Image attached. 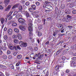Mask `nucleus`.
I'll return each instance as SVG.
<instances>
[{"label": "nucleus", "instance_id": "obj_5", "mask_svg": "<svg viewBox=\"0 0 76 76\" xmlns=\"http://www.w3.org/2000/svg\"><path fill=\"white\" fill-rule=\"evenodd\" d=\"M9 47L10 49L11 50H13L15 49V50H18V47H17V46L16 47L15 46H12V45H9Z\"/></svg>", "mask_w": 76, "mask_h": 76}, {"label": "nucleus", "instance_id": "obj_15", "mask_svg": "<svg viewBox=\"0 0 76 76\" xmlns=\"http://www.w3.org/2000/svg\"><path fill=\"white\" fill-rule=\"evenodd\" d=\"M22 17V15H20V13H18V14L16 16V18L17 19H18L20 18H21Z\"/></svg>", "mask_w": 76, "mask_h": 76}, {"label": "nucleus", "instance_id": "obj_9", "mask_svg": "<svg viewBox=\"0 0 76 76\" xmlns=\"http://www.w3.org/2000/svg\"><path fill=\"white\" fill-rule=\"evenodd\" d=\"M7 32L8 34L10 35L12 34V29L11 28L9 29L8 30Z\"/></svg>", "mask_w": 76, "mask_h": 76}, {"label": "nucleus", "instance_id": "obj_16", "mask_svg": "<svg viewBox=\"0 0 76 76\" xmlns=\"http://www.w3.org/2000/svg\"><path fill=\"white\" fill-rule=\"evenodd\" d=\"M10 7H11V6L10 5H9L5 9V11H8V10H9V9H10Z\"/></svg>", "mask_w": 76, "mask_h": 76}, {"label": "nucleus", "instance_id": "obj_51", "mask_svg": "<svg viewBox=\"0 0 76 76\" xmlns=\"http://www.w3.org/2000/svg\"><path fill=\"white\" fill-rule=\"evenodd\" d=\"M73 19L74 20H75V21H76V16H74L73 18Z\"/></svg>", "mask_w": 76, "mask_h": 76}, {"label": "nucleus", "instance_id": "obj_33", "mask_svg": "<svg viewBox=\"0 0 76 76\" xmlns=\"http://www.w3.org/2000/svg\"><path fill=\"white\" fill-rule=\"evenodd\" d=\"M18 12H19V11H16L13 14V16H16V15L18 14Z\"/></svg>", "mask_w": 76, "mask_h": 76}, {"label": "nucleus", "instance_id": "obj_38", "mask_svg": "<svg viewBox=\"0 0 76 76\" xmlns=\"http://www.w3.org/2000/svg\"><path fill=\"white\" fill-rule=\"evenodd\" d=\"M66 58V57H65L64 56H63L61 57V59L62 60H65Z\"/></svg>", "mask_w": 76, "mask_h": 76}, {"label": "nucleus", "instance_id": "obj_60", "mask_svg": "<svg viewBox=\"0 0 76 76\" xmlns=\"http://www.w3.org/2000/svg\"><path fill=\"white\" fill-rule=\"evenodd\" d=\"M4 8L3 7L1 6V5H0V9L2 10V9H3Z\"/></svg>", "mask_w": 76, "mask_h": 76}, {"label": "nucleus", "instance_id": "obj_19", "mask_svg": "<svg viewBox=\"0 0 76 76\" xmlns=\"http://www.w3.org/2000/svg\"><path fill=\"white\" fill-rule=\"evenodd\" d=\"M58 28H63V25L61 24H59L58 25Z\"/></svg>", "mask_w": 76, "mask_h": 76}, {"label": "nucleus", "instance_id": "obj_27", "mask_svg": "<svg viewBox=\"0 0 76 76\" xmlns=\"http://www.w3.org/2000/svg\"><path fill=\"white\" fill-rule=\"evenodd\" d=\"M12 26H17V23H12Z\"/></svg>", "mask_w": 76, "mask_h": 76}, {"label": "nucleus", "instance_id": "obj_22", "mask_svg": "<svg viewBox=\"0 0 76 76\" xmlns=\"http://www.w3.org/2000/svg\"><path fill=\"white\" fill-rule=\"evenodd\" d=\"M14 31L15 32H16V33H19V30L18 29V28H14Z\"/></svg>", "mask_w": 76, "mask_h": 76}, {"label": "nucleus", "instance_id": "obj_30", "mask_svg": "<svg viewBox=\"0 0 76 76\" xmlns=\"http://www.w3.org/2000/svg\"><path fill=\"white\" fill-rule=\"evenodd\" d=\"M39 13V11H36L34 12H32V15H34V14H36V13Z\"/></svg>", "mask_w": 76, "mask_h": 76}, {"label": "nucleus", "instance_id": "obj_31", "mask_svg": "<svg viewBox=\"0 0 76 76\" xmlns=\"http://www.w3.org/2000/svg\"><path fill=\"white\" fill-rule=\"evenodd\" d=\"M38 28L39 29H41L42 28V25H39L38 27Z\"/></svg>", "mask_w": 76, "mask_h": 76}, {"label": "nucleus", "instance_id": "obj_14", "mask_svg": "<svg viewBox=\"0 0 76 76\" xmlns=\"http://www.w3.org/2000/svg\"><path fill=\"white\" fill-rule=\"evenodd\" d=\"M67 6H68V7H71V8H72L74 6V5H72V3H69L68 4Z\"/></svg>", "mask_w": 76, "mask_h": 76}, {"label": "nucleus", "instance_id": "obj_8", "mask_svg": "<svg viewBox=\"0 0 76 76\" xmlns=\"http://www.w3.org/2000/svg\"><path fill=\"white\" fill-rule=\"evenodd\" d=\"M28 26H29L28 27H31V28H32V20L30 19L28 21Z\"/></svg>", "mask_w": 76, "mask_h": 76}, {"label": "nucleus", "instance_id": "obj_41", "mask_svg": "<svg viewBox=\"0 0 76 76\" xmlns=\"http://www.w3.org/2000/svg\"><path fill=\"white\" fill-rule=\"evenodd\" d=\"M11 69H13L15 70V68H14V66L12 64L11 65Z\"/></svg>", "mask_w": 76, "mask_h": 76}, {"label": "nucleus", "instance_id": "obj_24", "mask_svg": "<svg viewBox=\"0 0 76 76\" xmlns=\"http://www.w3.org/2000/svg\"><path fill=\"white\" fill-rule=\"evenodd\" d=\"M33 16H34V18H38V17H39V15H38V14H33Z\"/></svg>", "mask_w": 76, "mask_h": 76}, {"label": "nucleus", "instance_id": "obj_63", "mask_svg": "<svg viewBox=\"0 0 76 76\" xmlns=\"http://www.w3.org/2000/svg\"><path fill=\"white\" fill-rule=\"evenodd\" d=\"M71 53L73 55V56H76V53L73 54V52H71Z\"/></svg>", "mask_w": 76, "mask_h": 76}, {"label": "nucleus", "instance_id": "obj_17", "mask_svg": "<svg viewBox=\"0 0 76 76\" xmlns=\"http://www.w3.org/2000/svg\"><path fill=\"white\" fill-rule=\"evenodd\" d=\"M18 10L19 12H21L22 10H23V7L22 6H20L18 7Z\"/></svg>", "mask_w": 76, "mask_h": 76}, {"label": "nucleus", "instance_id": "obj_52", "mask_svg": "<svg viewBox=\"0 0 76 76\" xmlns=\"http://www.w3.org/2000/svg\"><path fill=\"white\" fill-rule=\"evenodd\" d=\"M31 54H30V56H32V55H33V56H34V51L33 50H31Z\"/></svg>", "mask_w": 76, "mask_h": 76}, {"label": "nucleus", "instance_id": "obj_35", "mask_svg": "<svg viewBox=\"0 0 76 76\" xmlns=\"http://www.w3.org/2000/svg\"><path fill=\"white\" fill-rule=\"evenodd\" d=\"M12 38L14 39H16L17 38V36L16 35H13L12 36Z\"/></svg>", "mask_w": 76, "mask_h": 76}, {"label": "nucleus", "instance_id": "obj_11", "mask_svg": "<svg viewBox=\"0 0 76 76\" xmlns=\"http://www.w3.org/2000/svg\"><path fill=\"white\" fill-rule=\"evenodd\" d=\"M19 28L22 31H25V27L22 26H19Z\"/></svg>", "mask_w": 76, "mask_h": 76}, {"label": "nucleus", "instance_id": "obj_29", "mask_svg": "<svg viewBox=\"0 0 76 76\" xmlns=\"http://www.w3.org/2000/svg\"><path fill=\"white\" fill-rule=\"evenodd\" d=\"M31 7H32L33 9H34V10H35V9H36V6L34 5H32L31 6Z\"/></svg>", "mask_w": 76, "mask_h": 76}, {"label": "nucleus", "instance_id": "obj_56", "mask_svg": "<svg viewBox=\"0 0 76 76\" xmlns=\"http://www.w3.org/2000/svg\"><path fill=\"white\" fill-rule=\"evenodd\" d=\"M70 72V70L69 69H67L66 71V73H68Z\"/></svg>", "mask_w": 76, "mask_h": 76}, {"label": "nucleus", "instance_id": "obj_25", "mask_svg": "<svg viewBox=\"0 0 76 76\" xmlns=\"http://www.w3.org/2000/svg\"><path fill=\"white\" fill-rule=\"evenodd\" d=\"M34 50L35 52H36V51H37L38 50V48L37 47H34Z\"/></svg>", "mask_w": 76, "mask_h": 76}, {"label": "nucleus", "instance_id": "obj_54", "mask_svg": "<svg viewBox=\"0 0 76 76\" xmlns=\"http://www.w3.org/2000/svg\"><path fill=\"white\" fill-rule=\"evenodd\" d=\"M10 53H11V52H10V51L8 50L7 51V54H10Z\"/></svg>", "mask_w": 76, "mask_h": 76}, {"label": "nucleus", "instance_id": "obj_46", "mask_svg": "<svg viewBox=\"0 0 76 76\" xmlns=\"http://www.w3.org/2000/svg\"><path fill=\"white\" fill-rule=\"evenodd\" d=\"M0 76H4V75L3 73L0 72Z\"/></svg>", "mask_w": 76, "mask_h": 76}, {"label": "nucleus", "instance_id": "obj_34", "mask_svg": "<svg viewBox=\"0 0 76 76\" xmlns=\"http://www.w3.org/2000/svg\"><path fill=\"white\" fill-rule=\"evenodd\" d=\"M38 35L39 37H41L42 35V33L41 32H39L38 33Z\"/></svg>", "mask_w": 76, "mask_h": 76}, {"label": "nucleus", "instance_id": "obj_28", "mask_svg": "<svg viewBox=\"0 0 76 76\" xmlns=\"http://www.w3.org/2000/svg\"><path fill=\"white\" fill-rule=\"evenodd\" d=\"M17 58L18 59H20L22 58V55H19L18 56Z\"/></svg>", "mask_w": 76, "mask_h": 76}, {"label": "nucleus", "instance_id": "obj_6", "mask_svg": "<svg viewBox=\"0 0 76 76\" xmlns=\"http://www.w3.org/2000/svg\"><path fill=\"white\" fill-rule=\"evenodd\" d=\"M17 35L18 39H19V40H21L22 39V36L21 34L18 33L17 34Z\"/></svg>", "mask_w": 76, "mask_h": 76}, {"label": "nucleus", "instance_id": "obj_36", "mask_svg": "<svg viewBox=\"0 0 76 76\" xmlns=\"http://www.w3.org/2000/svg\"><path fill=\"white\" fill-rule=\"evenodd\" d=\"M65 7V6L64 5V4H62L61 6V9H63Z\"/></svg>", "mask_w": 76, "mask_h": 76}, {"label": "nucleus", "instance_id": "obj_4", "mask_svg": "<svg viewBox=\"0 0 76 76\" xmlns=\"http://www.w3.org/2000/svg\"><path fill=\"white\" fill-rule=\"evenodd\" d=\"M33 30V28L32 27H28V31L29 32V36H32V31Z\"/></svg>", "mask_w": 76, "mask_h": 76}, {"label": "nucleus", "instance_id": "obj_26", "mask_svg": "<svg viewBox=\"0 0 76 76\" xmlns=\"http://www.w3.org/2000/svg\"><path fill=\"white\" fill-rule=\"evenodd\" d=\"M14 42H15V43L18 44V43H19V40H18V39H15L14 40Z\"/></svg>", "mask_w": 76, "mask_h": 76}, {"label": "nucleus", "instance_id": "obj_48", "mask_svg": "<svg viewBox=\"0 0 76 76\" xmlns=\"http://www.w3.org/2000/svg\"><path fill=\"white\" fill-rule=\"evenodd\" d=\"M37 6H39L40 5V3L39 2H37L36 3Z\"/></svg>", "mask_w": 76, "mask_h": 76}, {"label": "nucleus", "instance_id": "obj_13", "mask_svg": "<svg viewBox=\"0 0 76 76\" xmlns=\"http://www.w3.org/2000/svg\"><path fill=\"white\" fill-rule=\"evenodd\" d=\"M10 1V0H4V3L6 6H7Z\"/></svg>", "mask_w": 76, "mask_h": 76}, {"label": "nucleus", "instance_id": "obj_7", "mask_svg": "<svg viewBox=\"0 0 76 76\" xmlns=\"http://www.w3.org/2000/svg\"><path fill=\"white\" fill-rule=\"evenodd\" d=\"M62 21L65 23H66L69 21V19L68 18H64L63 19Z\"/></svg>", "mask_w": 76, "mask_h": 76}, {"label": "nucleus", "instance_id": "obj_3", "mask_svg": "<svg viewBox=\"0 0 76 76\" xmlns=\"http://www.w3.org/2000/svg\"><path fill=\"white\" fill-rule=\"evenodd\" d=\"M19 44L20 45H21V46L23 47H26L27 46L26 42H24L21 41H20Z\"/></svg>", "mask_w": 76, "mask_h": 76}, {"label": "nucleus", "instance_id": "obj_42", "mask_svg": "<svg viewBox=\"0 0 76 76\" xmlns=\"http://www.w3.org/2000/svg\"><path fill=\"white\" fill-rule=\"evenodd\" d=\"M44 57L43 56V55L41 54L40 56H38V58H42V57Z\"/></svg>", "mask_w": 76, "mask_h": 76}, {"label": "nucleus", "instance_id": "obj_37", "mask_svg": "<svg viewBox=\"0 0 76 76\" xmlns=\"http://www.w3.org/2000/svg\"><path fill=\"white\" fill-rule=\"evenodd\" d=\"M29 4H30V3L29 2H26L25 3V5L26 6H29Z\"/></svg>", "mask_w": 76, "mask_h": 76}, {"label": "nucleus", "instance_id": "obj_1", "mask_svg": "<svg viewBox=\"0 0 76 76\" xmlns=\"http://www.w3.org/2000/svg\"><path fill=\"white\" fill-rule=\"evenodd\" d=\"M51 2H49L48 1H45L43 6V8L45 9V12H50V8H48V4L49 3H50Z\"/></svg>", "mask_w": 76, "mask_h": 76}, {"label": "nucleus", "instance_id": "obj_21", "mask_svg": "<svg viewBox=\"0 0 76 76\" xmlns=\"http://www.w3.org/2000/svg\"><path fill=\"white\" fill-rule=\"evenodd\" d=\"M0 20L1 24H3V23H4V19L3 18H1L0 19Z\"/></svg>", "mask_w": 76, "mask_h": 76}, {"label": "nucleus", "instance_id": "obj_2", "mask_svg": "<svg viewBox=\"0 0 76 76\" xmlns=\"http://www.w3.org/2000/svg\"><path fill=\"white\" fill-rule=\"evenodd\" d=\"M18 21L19 23H21V25H23L24 26L27 25L26 24L25 22V20L23 19L20 18L18 19Z\"/></svg>", "mask_w": 76, "mask_h": 76}, {"label": "nucleus", "instance_id": "obj_55", "mask_svg": "<svg viewBox=\"0 0 76 76\" xmlns=\"http://www.w3.org/2000/svg\"><path fill=\"white\" fill-rule=\"evenodd\" d=\"M2 50H3V51H5V50H6V47L5 46V47H3L2 48Z\"/></svg>", "mask_w": 76, "mask_h": 76}, {"label": "nucleus", "instance_id": "obj_53", "mask_svg": "<svg viewBox=\"0 0 76 76\" xmlns=\"http://www.w3.org/2000/svg\"><path fill=\"white\" fill-rule=\"evenodd\" d=\"M64 35V34H59L58 35L59 36V37H62V36H63V35Z\"/></svg>", "mask_w": 76, "mask_h": 76}, {"label": "nucleus", "instance_id": "obj_57", "mask_svg": "<svg viewBox=\"0 0 76 76\" xmlns=\"http://www.w3.org/2000/svg\"><path fill=\"white\" fill-rule=\"evenodd\" d=\"M6 76H9V75H10V74L8 72H6Z\"/></svg>", "mask_w": 76, "mask_h": 76}, {"label": "nucleus", "instance_id": "obj_43", "mask_svg": "<svg viewBox=\"0 0 76 76\" xmlns=\"http://www.w3.org/2000/svg\"><path fill=\"white\" fill-rule=\"evenodd\" d=\"M28 49L30 50H31V51H33V49H32V48L31 47L29 46L28 47Z\"/></svg>", "mask_w": 76, "mask_h": 76}, {"label": "nucleus", "instance_id": "obj_59", "mask_svg": "<svg viewBox=\"0 0 76 76\" xmlns=\"http://www.w3.org/2000/svg\"><path fill=\"white\" fill-rule=\"evenodd\" d=\"M29 10L30 12H32L33 11V9L32 8H30L29 9Z\"/></svg>", "mask_w": 76, "mask_h": 76}, {"label": "nucleus", "instance_id": "obj_62", "mask_svg": "<svg viewBox=\"0 0 76 76\" xmlns=\"http://www.w3.org/2000/svg\"><path fill=\"white\" fill-rule=\"evenodd\" d=\"M17 48L19 50H20V49H21V48H20V47L19 45L17 46Z\"/></svg>", "mask_w": 76, "mask_h": 76}, {"label": "nucleus", "instance_id": "obj_40", "mask_svg": "<svg viewBox=\"0 0 76 76\" xmlns=\"http://www.w3.org/2000/svg\"><path fill=\"white\" fill-rule=\"evenodd\" d=\"M3 38L4 39H5V40H6V39H7V36H6V35L4 36Z\"/></svg>", "mask_w": 76, "mask_h": 76}, {"label": "nucleus", "instance_id": "obj_39", "mask_svg": "<svg viewBox=\"0 0 76 76\" xmlns=\"http://www.w3.org/2000/svg\"><path fill=\"white\" fill-rule=\"evenodd\" d=\"M71 60H73V61H75V60H76V57H74L72 58H71Z\"/></svg>", "mask_w": 76, "mask_h": 76}, {"label": "nucleus", "instance_id": "obj_49", "mask_svg": "<svg viewBox=\"0 0 76 76\" xmlns=\"http://www.w3.org/2000/svg\"><path fill=\"white\" fill-rule=\"evenodd\" d=\"M41 54L40 53H39L38 54H35V56L36 57H38L39 55Z\"/></svg>", "mask_w": 76, "mask_h": 76}, {"label": "nucleus", "instance_id": "obj_44", "mask_svg": "<svg viewBox=\"0 0 76 76\" xmlns=\"http://www.w3.org/2000/svg\"><path fill=\"white\" fill-rule=\"evenodd\" d=\"M3 58L4 59H7V56L6 55H4L3 57Z\"/></svg>", "mask_w": 76, "mask_h": 76}, {"label": "nucleus", "instance_id": "obj_50", "mask_svg": "<svg viewBox=\"0 0 76 76\" xmlns=\"http://www.w3.org/2000/svg\"><path fill=\"white\" fill-rule=\"evenodd\" d=\"M20 63V62H18L17 64H16V66H19V64Z\"/></svg>", "mask_w": 76, "mask_h": 76}, {"label": "nucleus", "instance_id": "obj_12", "mask_svg": "<svg viewBox=\"0 0 76 76\" xmlns=\"http://www.w3.org/2000/svg\"><path fill=\"white\" fill-rule=\"evenodd\" d=\"M25 14L26 15L27 18H31V15H29V14L28 12H26Z\"/></svg>", "mask_w": 76, "mask_h": 76}, {"label": "nucleus", "instance_id": "obj_61", "mask_svg": "<svg viewBox=\"0 0 76 76\" xmlns=\"http://www.w3.org/2000/svg\"><path fill=\"white\" fill-rule=\"evenodd\" d=\"M48 51L50 53H51V51H52V49H50L48 50Z\"/></svg>", "mask_w": 76, "mask_h": 76}, {"label": "nucleus", "instance_id": "obj_64", "mask_svg": "<svg viewBox=\"0 0 76 76\" xmlns=\"http://www.w3.org/2000/svg\"><path fill=\"white\" fill-rule=\"evenodd\" d=\"M13 13V11H11L10 12L9 14V15H12V13Z\"/></svg>", "mask_w": 76, "mask_h": 76}, {"label": "nucleus", "instance_id": "obj_58", "mask_svg": "<svg viewBox=\"0 0 76 76\" xmlns=\"http://www.w3.org/2000/svg\"><path fill=\"white\" fill-rule=\"evenodd\" d=\"M48 7H49L50 9V8H53V7L50 5H48Z\"/></svg>", "mask_w": 76, "mask_h": 76}, {"label": "nucleus", "instance_id": "obj_47", "mask_svg": "<svg viewBox=\"0 0 76 76\" xmlns=\"http://www.w3.org/2000/svg\"><path fill=\"white\" fill-rule=\"evenodd\" d=\"M72 66H73L74 67H75L76 66V64L74 62V63H72Z\"/></svg>", "mask_w": 76, "mask_h": 76}, {"label": "nucleus", "instance_id": "obj_10", "mask_svg": "<svg viewBox=\"0 0 76 76\" xmlns=\"http://www.w3.org/2000/svg\"><path fill=\"white\" fill-rule=\"evenodd\" d=\"M19 3H17L15 5H14L12 7V9H15V8H16V7H19Z\"/></svg>", "mask_w": 76, "mask_h": 76}, {"label": "nucleus", "instance_id": "obj_23", "mask_svg": "<svg viewBox=\"0 0 76 76\" xmlns=\"http://www.w3.org/2000/svg\"><path fill=\"white\" fill-rule=\"evenodd\" d=\"M37 68L38 69H42L43 68V67L41 66L38 65L37 66Z\"/></svg>", "mask_w": 76, "mask_h": 76}, {"label": "nucleus", "instance_id": "obj_32", "mask_svg": "<svg viewBox=\"0 0 76 76\" xmlns=\"http://www.w3.org/2000/svg\"><path fill=\"white\" fill-rule=\"evenodd\" d=\"M72 13L73 15L76 14V10H74L72 11Z\"/></svg>", "mask_w": 76, "mask_h": 76}, {"label": "nucleus", "instance_id": "obj_20", "mask_svg": "<svg viewBox=\"0 0 76 76\" xmlns=\"http://www.w3.org/2000/svg\"><path fill=\"white\" fill-rule=\"evenodd\" d=\"M53 74L54 75H56L57 76H58V73L57 72V71H55L53 73Z\"/></svg>", "mask_w": 76, "mask_h": 76}, {"label": "nucleus", "instance_id": "obj_18", "mask_svg": "<svg viewBox=\"0 0 76 76\" xmlns=\"http://www.w3.org/2000/svg\"><path fill=\"white\" fill-rule=\"evenodd\" d=\"M60 68V66L59 65H56L55 67V69L56 70H58Z\"/></svg>", "mask_w": 76, "mask_h": 76}, {"label": "nucleus", "instance_id": "obj_45", "mask_svg": "<svg viewBox=\"0 0 76 76\" xmlns=\"http://www.w3.org/2000/svg\"><path fill=\"white\" fill-rule=\"evenodd\" d=\"M59 66L60 67H63L64 66V64H61L59 65Z\"/></svg>", "mask_w": 76, "mask_h": 76}]
</instances>
